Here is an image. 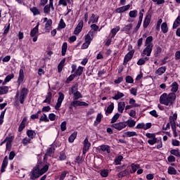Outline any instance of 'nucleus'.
<instances>
[{
	"label": "nucleus",
	"mask_w": 180,
	"mask_h": 180,
	"mask_svg": "<svg viewBox=\"0 0 180 180\" xmlns=\"http://www.w3.org/2000/svg\"><path fill=\"white\" fill-rule=\"evenodd\" d=\"M170 86L172 88V93H169V94L164 93L160 97V103L165 105V106L174 105V102H175V99H176V94L178 92V89H179V84H178L176 82H174Z\"/></svg>",
	"instance_id": "nucleus-1"
},
{
	"label": "nucleus",
	"mask_w": 180,
	"mask_h": 180,
	"mask_svg": "<svg viewBox=\"0 0 180 180\" xmlns=\"http://www.w3.org/2000/svg\"><path fill=\"white\" fill-rule=\"evenodd\" d=\"M82 98V95L81 92H79L78 90L73 94V99L74 101L71 102L70 106L69 107V109H72V108H77L78 106H89V104L87 103L85 101H79L78 99Z\"/></svg>",
	"instance_id": "nucleus-2"
},
{
	"label": "nucleus",
	"mask_w": 180,
	"mask_h": 180,
	"mask_svg": "<svg viewBox=\"0 0 180 180\" xmlns=\"http://www.w3.org/2000/svg\"><path fill=\"white\" fill-rule=\"evenodd\" d=\"M41 173L40 172V166L39 165H37L35 167H34L30 174V179L31 180H36L39 179L41 176Z\"/></svg>",
	"instance_id": "nucleus-3"
},
{
	"label": "nucleus",
	"mask_w": 180,
	"mask_h": 180,
	"mask_svg": "<svg viewBox=\"0 0 180 180\" xmlns=\"http://www.w3.org/2000/svg\"><path fill=\"white\" fill-rule=\"evenodd\" d=\"M27 95H29V89L26 87H23L21 89L20 91H19L18 101L21 105L25 103V100L27 98Z\"/></svg>",
	"instance_id": "nucleus-4"
},
{
	"label": "nucleus",
	"mask_w": 180,
	"mask_h": 180,
	"mask_svg": "<svg viewBox=\"0 0 180 180\" xmlns=\"http://www.w3.org/2000/svg\"><path fill=\"white\" fill-rule=\"evenodd\" d=\"M71 68V74L75 75V77H81V75H82V72H84V67L82 66H79L77 69V65L72 64Z\"/></svg>",
	"instance_id": "nucleus-5"
},
{
	"label": "nucleus",
	"mask_w": 180,
	"mask_h": 180,
	"mask_svg": "<svg viewBox=\"0 0 180 180\" xmlns=\"http://www.w3.org/2000/svg\"><path fill=\"white\" fill-rule=\"evenodd\" d=\"M146 137L150 139L148 140V143L150 146H154L156 143H160V140L157 139V137H155V134L146 133Z\"/></svg>",
	"instance_id": "nucleus-6"
},
{
	"label": "nucleus",
	"mask_w": 180,
	"mask_h": 180,
	"mask_svg": "<svg viewBox=\"0 0 180 180\" xmlns=\"http://www.w3.org/2000/svg\"><path fill=\"white\" fill-rule=\"evenodd\" d=\"M152 16H153V13L150 11H148L146 13V15L143 22V29H147V27H148V25H150V23L151 22Z\"/></svg>",
	"instance_id": "nucleus-7"
},
{
	"label": "nucleus",
	"mask_w": 180,
	"mask_h": 180,
	"mask_svg": "<svg viewBox=\"0 0 180 180\" xmlns=\"http://www.w3.org/2000/svg\"><path fill=\"white\" fill-rule=\"evenodd\" d=\"M153 47H154V44L146 45V47L143 49L141 53L142 57H144V56L150 57V56H151V53L153 52Z\"/></svg>",
	"instance_id": "nucleus-8"
},
{
	"label": "nucleus",
	"mask_w": 180,
	"mask_h": 180,
	"mask_svg": "<svg viewBox=\"0 0 180 180\" xmlns=\"http://www.w3.org/2000/svg\"><path fill=\"white\" fill-rule=\"evenodd\" d=\"M96 150H98L100 154H103L105 152H107V154H110V146L109 145H101L96 148Z\"/></svg>",
	"instance_id": "nucleus-9"
},
{
	"label": "nucleus",
	"mask_w": 180,
	"mask_h": 180,
	"mask_svg": "<svg viewBox=\"0 0 180 180\" xmlns=\"http://www.w3.org/2000/svg\"><path fill=\"white\" fill-rule=\"evenodd\" d=\"M111 127H112L113 129H115V130H118V131H120L123 130V129H126V122H120L114 123L111 124Z\"/></svg>",
	"instance_id": "nucleus-10"
},
{
	"label": "nucleus",
	"mask_w": 180,
	"mask_h": 180,
	"mask_svg": "<svg viewBox=\"0 0 180 180\" xmlns=\"http://www.w3.org/2000/svg\"><path fill=\"white\" fill-rule=\"evenodd\" d=\"M91 148V143L88 139V137H86L84 141H83V154H86L87 151H89V148Z\"/></svg>",
	"instance_id": "nucleus-11"
},
{
	"label": "nucleus",
	"mask_w": 180,
	"mask_h": 180,
	"mask_svg": "<svg viewBox=\"0 0 180 180\" xmlns=\"http://www.w3.org/2000/svg\"><path fill=\"white\" fill-rule=\"evenodd\" d=\"M129 169H130V165L127 166V168L124 169V170L120 172L117 174V176L122 179V178H124V176H127L130 175V172H129Z\"/></svg>",
	"instance_id": "nucleus-12"
},
{
	"label": "nucleus",
	"mask_w": 180,
	"mask_h": 180,
	"mask_svg": "<svg viewBox=\"0 0 180 180\" xmlns=\"http://www.w3.org/2000/svg\"><path fill=\"white\" fill-rule=\"evenodd\" d=\"M82 27H84V21L81 20L74 30V34L78 36L82 32Z\"/></svg>",
	"instance_id": "nucleus-13"
},
{
	"label": "nucleus",
	"mask_w": 180,
	"mask_h": 180,
	"mask_svg": "<svg viewBox=\"0 0 180 180\" xmlns=\"http://www.w3.org/2000/svg\"><path fill=\"white\" fill-rule=\"evenodd\" d=\"M94 40V31L91 30L87 34L84 36V41L87 43H90Z\"/></svg>",
	"instance_id": "nucleus-14"
},
{
	"label": "nucleus",
	"mask_w": 180,
	"mask_h": 180,
	"mask_svg": "<svg viewBox=\"0 0 180 180\" xmlns=\"http://www.w3.org/2000/svg\"><path fill=\"white\" fill-rule=\"evenodd\" d=\"M24 79H25V72H23V69H20L18 78L17 80L18 85H20V84H23Z\"/></svg>",
	"instance_id": "nucleus-15"
},
{
	"label": "nucleus",
	"mask_w": 180,
	"mask_h": 180,
	"mask_svg": "<svg viewBox=\"0 0 180 180\" xmlns=\"http://www.w3.org/2000/svg\"><path fill=\"white\" fill-rule=\"evenodd\" d=\"M130 9V4H127L126 6H123L122 7L117 8L115 10L116 13H123V12H126V11H129Z\"/></svg>",
	"instance_id": "nucleus-16"
},
{
	"label": "nucleus",
	"mask_w": 180,
	"mask_h": 180,
	"mask_svg": "<svg viewBox=\"0 0 180 180\" xmlns=\"http://www.w3.org/2000/svg\"><path fill=\"white\" fill-rule=\"evenodd\" d=\"M129 167H130V169H129V174H134V173H136L137 169H139L140 168V165L132 163V164H131V165Z\"/></svg>",
	"instance_id": "nucleus-17"
},
{
	"label": "nucleus",
	"mask_w": 180,
	"mask_h": 180,
	"mask_svg": "<svg viewBox=\"0 0 180 180\" xmlns=\"http://www.w3.org/2000/svg\"><path fill=\"white\" fill-rule=\"evenodd\" d=\"M8 156H5L4 158V160L2 162V164H1V173H4V172H5V171H6V167H8Z\"/></svg>",
	"instance_id": "nucleus-18"
},
{
	"label": "nucleus",
	"mask_w": 180,
	"mask_h": 180,
	"mask_svg": "<svg viewBox=\"0 0 180 180\" xmlns=\"http://www.w3.org/2000/svg\"><path fill=\"white\" fill-rule=\"evenodd\" d=\"M39 26H40V22H37V25L30 31V37H34L37 33H39Z\"/></svg>",
	"instance_id": "nucleus-19"
},
{
	"label": "nucleus",
	"mask_w": 180,
	"mask_h": 180,
	"mask_svg": "<svg viewBox=\"0 0 180 180\" xmlns=\"http://www.w3.org/2000/svg\"><path fill=\"white\" fill-rule=\"evenodd\" d=\"M114 109H115V103H110V105H108L107 109L105 110L106 116H108V115L112 114Z\"/></svg>",
	"instance_id": "nucleus-20"
},
{
	"label": "nucleus",
	"mask_w": 180,
	"mask_h": 180,
	"mask_svg": "<svg viewBox=\"0 0 180 180\" xmlns=\"http://www.w3.org/2000/svg\"><path fill=\"white\" fill-rule=\"evenodd\" d=\"M53 29V20L49 19V20L45 24V30L50 32Z\"/></svg>",
	"instance_id": "nucleus-21"
},
{
	"label": "nucleus",
	"mask_w": 180,
	"mask_h": 180,
	"mask_svg": "<svg viewBox=\"0 0 180 180\" xmlns=\"http://www.w3.org/2000/svg\"><path fill=\"white\" fill-rule=\"evenodd\" d=\"M131 29H133V24L129 23V24L125 25V26L121 30V32H125V33H127V34H128L129 32H130Z\"/></svg>",
	"instance_id": "nucleus-22"
},
{
	"label": "nucleus",
	"mask_w": 180,
	"mask_h": 180,
	"mask_svg": "<svg viewBox=\"0 0 180 180\" xmlns=\"http://www.w3.org/2000/svg\"><path fill=\"white\" fill-rule=\"evenodd\" d=\"M125 124H126V127H134V126H136V121L134 120H128L127 121L124 122Z\"/></svg>",
	"instance_id": "nucleus-23"
},
{
	"label": "nucleus",
	"mask_w": 180,
	"mask_h": 180,
	"mask_svg": "<svg viewBox=\"0 0 180 180\" xmlns=\"http://www.w3.org/2000/svg\"><path fill=\"white\" fill-rule=\"evenodd\" d=\"M27 136L29 137V139L33 140V139L36 137V131L32 129H28L27 131Z\"/></svg>",
	"instance_id": "nucleus-24"
},
{
	"label": "nucleus",
	"mask_w": 180,
	"mask_h": 180,
	"mask_svg": "<svg viewBox=\"0 0 180 180\" xmlns=\"http://www.w3.org/2000/svg\"><path fill=\"white\" fill-rule=\"evenodd\" d=\"M139 136V134H137V132L136 131H127L124 132L123 134V137H134V136Z\"/></svg>",
	"instance_id": "nucleus-25"
},
{
	"label": "nucleus",
	"mask_w": 180,
	"mask_h": 180,
	"mask_svg": "<svg viewBox=\"0 0 180 180\" xmlns=\"http://www.w3.org/2000/svg\"><path fill=\"white\" fill-rule=\"evenodd\" d=\"M124 96V94L120 91H117V94L112 97V99H114V101H119V99H122V98H123Z\"/></svg>",
	"instance_id": "nucleus-26"
},
{
	"label": "nucleus",
	"mask_w": 180,
	"mask_h": 180,
	"mask_svg": "<svg viewBox=\"0 0 180 180\" xmlns=\"http://www.w3.org/2000/svg\"><path fill=\"white\" fill-rule=\"evenodd\" d=\"M133 56H134V50H131L129 51L124 56V59L127 60V61H130L131 58H133Z\"/></svg>",
	"instance_id": "nucleus-27"
},
{
	"label": "nucleus",
	"mask_w": 180,
	"mask_h": 180,
	"mask_svg": "<svg viewBox=\"0 0 180 180\" xmlns=\"http://www.w3.org/2000/svg\"><path fill=\"white\" fill-rule=\"evenodd\" d=\"M78 91V83H75L72 86L71 89L69 91V95H74Z\"/></svg>",
	"instance_id": "nucleus-28"
},
{
	"label": "nucleus",
	"mask_w": 180,
	"mask_h": 180,
	"mask_svg": "<svg viewBox=\"0 0 180 180\" xmlns=\"http://www.w3.org/2000/svg\"><path fill=\"white\" fill-rule=\"evenodd\" d=\"M9 92V87L7 86H0V95H5Z\"/></svg>",
	"instance_id": "nucleus-29"
},
{
	"label": "nucleus",
	"mask_w": 180,
	"mask_h": 180,
	"mask_svg": "<svg viewBox=\"0 0 180 180\" xmlns=\"http://www.w3.org/2000/svg\"><path fill=\"white\" fill-rule=\"evenodd\" d=\"M49 167H50V164L46 162V164L41 168H39V172H41V175H44L49 171Z\"/></svg>",
	"instance_id": "nucleus-30"
},
{
	"label": "nucleus",
	"mask_w": 180,
	"mask_h": 180,
	"mask_svg": "<svg viewBox=\"0 0 180 180\" xmlns=\"http://www.w3.org/2000/svg\"><path fill=\"white\" fill-rule=\"evenodd\" d=\"M149 60L150 58L148 57L141 58L137 61L136 64L137 65H144V64H146V62L148 61Z\"/></svg>",
	"instance_id": "nucleus-31"
},
{
	"label": "nucleus",
	"mask_w": 180,
	"mask_h": 180,
	"mask_svg": "<svg viewBox=\"0 0 180 180\" xmlns=\"http://www.w3.org/2000/svg\"><path fill=\"white\" fill-rule=\"evenodd\" d=\"M167 71V66H162L159 68L156 71L155 74H158V75H162Z\"/></svg>",
	"instance_id": "nucleus-32"
},
{
	"label": "nucleus",
	"mask_w": 180,
	"mask_h": 180,
	"mask_svg": "<svg viewBox=\"0 0 180 180\" xmlns=\"http://www.w3.org/2000/svg\"><path fill=\"white\" fill-rule=\"evenodd\" d=\"M126 107V103L120 102L118 103V108L117 110L120 113H123V110H124V108Z\"/></svg>",
	"instance_id": "nucleus-33"
},
{
	"label": "nucleus",
	"mask_w": 180,
	"mask_h": 180,
	"mask_svg": "<svg viewBox=\"0 0 180 180\" xmlns=\"http://www.w3.org/2000/svg\"><path fill=\"white\" fill-rule=\"evenodd\" d=\"M78 135L77 131H74L68 138L69 143H74L75 139H77V136Z\"/></svg>",
	"instance_id": "nucleus-34"
},
{
	"label": "nucleus",
	"mask_w": 180,
	"mask_h": 180,
	"mask_svg": "<svg viewBox=\"0 0 180 180\" xmlns=\"http://www.w3.org/2000/svg\"><path fill=\"white\" fill-rule=\"evenodd\" d=\"M103 117V115H102L101 113H98L96 116V120L94 121V126H96L97 124H99L102 122V118Z\"/></svg>",
	"instance_id": "nucleus-35"
},
{
	"label": "nucleus",
	"mask_w": 180,
	"mask_h": 180,
	"mask_svg": "<svg viewBox=\"0 0 180 180\" xmlns=\"http://www.w3.org/2000/svg\"><path fill=\"white\" fill-rule=\"evenodd\" d=\"M161 30H162V32L164 34L168 33L169 28H168V24H167V22L162 23Z\"/></svg>",
	"instance_id": "nucleus-36"
},
{
	"label": "nucleus",
	"mask_w": 180,
	"mask_h": 180,
	"mask_svg": "<svg viewBox=\"0 0 180 180\" xmlns=\"http://www.w3.org/2000/svg\"><path fill=\"white\" fill-rule=\"evenodd\" d=\"M161 53H162V49H161L160 46H156L154 57H160Z\"/></svg>",
	"instance_id": "nucleus-37"
},
{
	"label": "nucleus",
	"mask_w": 180,
	"mask_h": 180,
	"mask_svg": "<svg viewBox=\"0 0 180 180\" xmlns=\"http://www.w3.org/2000/svg\"><path fill=\"white\" fill-rule=\"evenodd\" d=\"M167 173L169 174V175H176L177 174L175 167H172L171 166L168 167Z\"/></svg>",
	"instance_id": "nucleus-38"
},
{
	"label": "nucleus",
	"mask_w": 180,
	"mask_h": 180,
	"mask_svg": "<svg viewBox=\"0 0 180 180\" xmlns=\"http://www.w3.org/2000/svg\"><path fill=\"white\" fill-rule=\"evenodd\" d=\"M170 154H172V155H174V157H177L179 158L180 157V152H179V149L176 148V149H172L170 150Z\"/></svg>",
	"instance_id": "nucleus-39"
},
{
	"label": "nucleus",
	"mask_w": 180,
	"mask_h": 180,
	"mask_svg": "<svg viewBox=\"0 0 180 180\" xmlns=\"http://www.w3.org/2000/svg\"><path fill=\"white\" fill-rule=\"evenodd\" d=\"M119 30H120V26H117L115 28H113L111 30V33H112L111 39H113L115 36L117 34V32H119Z\"/></svg>",
	"instance_id": "nucleus-40"
},
{
	"label": "nucleus",
	"mask_w": 180,
	"mask_h": 180,
	"mask_svg": "<svg viewBox=\"0 0 180 180\" xmlns=\"http://www.w3.org/2000/svg\"><path fill=\"white\" fill-rule=\"evenodd\" d=\"M67 49H68V44L67 42H64L62 45V56H65V53H67Z\"/></svg>",
	"instance_id": "nucleus-41"
},
{
	"label": "nucleus",
	"mask_w": 180,
	"mask_h": 180,
	"mask_svg": "<svg viewBox=\"0 0 180 180\" xmlns=\"http://www.w3.org/2000/svg\"><path fill=\"white\" fill-rule=\"evenodd\" d=\"M120 117V114L118 112L115 113V115L111 119V124H115L117 122V120Z\"/></svg>",
	"instance_id": "nucleus-42"
},
{
	"label": "nucleus",
	"mask_w": 180,
	"mask_h": 180,
	"mask_svg": "<svg viewBox=\"0 0 180 180\" xmlns=\"http://www.w3.org/2000/svg\"><path fill=\"white\" fill-rule=\"evenodd\" d=\"M180 25V15H178V17L176 18L173 23L172 29H176L178 26Z\"/></svg>",
	"instance_id": "nucleus-43"
},
{
	"label": "nucleus",
	"mask_w": 180,
	"mask_h": 180,
	"mask_svg": "<svg viewBox=\"0 0 180 180\" xmlns=\"http://www.w3.org/2000/svg\"><path fill=\"white\" fill-rule=\"evenodd\" d=\"M137 15H139V11L137 10L131 11L129 13V16L134 19L137 18Z\"/></svg>",
	"instance_id": "nucleus-44"
},
{
	"label": "nucleus",
	"mask_w": 180,
	"mask_h": 180,
	"mask_svg": "<svg viewBox=\"0 0 180 180\" xmlns=\"http://www.w3.org/2000/svg\"><path fill=\"white\" fill-rule=\"evenodd\" d=\"M30 11L32 12L34 16H37V15H40V11L38 10L37 7L30 8Z\"/></svg>",
	"instance_id": "nucleus-45"
},
{
	"label": "nucleus",
	"mask_w": 180,
	"mask_h": 180,
	"mask_svg": "<svg viewBox=\"0 0 180 180\" xmlns=\"http://www.w3.org/2000/svg\"><path fill=\"white\" fill-rule=\"evenodd\" d=\"M100 175L102 176V178H107V176L109 175V170L108 169L101 170Z\"/></svg>",
	"instance_id": "nucleus-46"
},
{
	"label": "nucleus",
	"mask_w": 180,
	"mask_h": 180,
	"mask_svg": "<svg viewBox=\"0 0 180 180\" xmlns=\"http://www.w3.org/2000/svg\"><path fill=\"white\" fill-rule=\"evenodd\" d=\"M122 160H123V157L122 155L116 157L115 159V165H120V164H122Z\"/></svg>",
	"instance_id": "nucleus-47"
},
{
	"label": "nucleus",
	"mask_w": 180,
	"mask_h": 180,
	"mask_svg": "<svg viewBox=\"0 0 180 180\" xmlns=\"http://www.w3.org/2000/svg\"><path fill=\"white\" fill-rule=\"evenodd\" d=\"M65 160H67V155L65 154V151H61L60 153L59 160L65 161Z\"/></svg>",
	"instance_id": "nucleus-48"
},
{
	"label": "nucleus",
	"mask_w": 180,
	"mask_h": 180,
	"mask_svg": "<svg viewBox=\"0 0 180 180\" xmlns=\"http://www.w3.org/2000/svg\"><path fill=\"white\" fill-rule=\"evenodd\" d=\"M90 27L91 28V30H94L93 32H101V30H102V27L99 29V26H98L96 24H93L90 26Z\"/></svg>",
	"instance_id": "nucleus-49"
},
{
	"label": "nucleus",
	"mask_w": 180,
	"mask_h": 180,
	"mask_svg": "<svg viewBox=\"0 0 180 180\" xmlns=\"http://www.w3.org/2000/svg\"><path fill=\"white\" fill-rule=\"evenodd\" d=\"M153 36H149L146 38V41H145V46H148L150 44H153Z\"/></svg>",
	"instance_id": "nucleus-50"
},
{
	"label": "nucleus",
	"mask_w": 180,
	"mask_h": 180,
	"mask_svg": "<svg viewBox=\"0 0 180 180\" xmlns=\"http://www.w3.org/2000/svg\"><path fill=\"white\" fill-rule=\"evenodd\" d=\"M4 27L6 28L4 31V36H6V34L9 33V30H11V23L8 22Z\"/></svg>",
	"instance_id": "nucleus-51"
},
{
	"label": "nucleus",
	"mask_w": 180,
	"mask_h": 180,
	"mask_svg": "<svg viewBox=\"0 0 180 180\" xmlns=\"http://www.w3.org/2000/svg\"><path fill=\"white\" fill-rule=\"evenodd\" d=\"M15 102H14V105L15 106H20V104H19V91H18L16 92V94L15 96Z\"/></svg>",
	"instance_id": "nucleus-52"
},
{
	"label": "nucleus",
	"mask_w": 180,
	"mask_h": 180,
	"mask_svg": "<svg viewBox=\"0 0 180 180\" xmlns=\"http://www.w3.org/2000/svg\"><path fill=\"white\" fill-rule=\"evenodd\" d=\"M125 82H127V84H134V79L131 76L128 75L125 77Z\"/></svg>",
	"instance_id": "nucleus-53"
},
{
	"label": "nucleus",
	"mask_w": 180,
	"mask_h": 180,
	"mask_svg": "<svg viewBox=\"0 0 180 180\" xmlns=\"http://www.w3.org/2000/svg\"><path fill=\"white\" fill-rule=\"evenodd\" d=\"M67 25H65V22H64V20L61 18L60 20L59 24H58V27L59 29H65V27Z\"/></svg>",
	"instance_id": "nucleus-54"
},
{
	"label": "nucleus",
	"mask_w": 180,
	"mask_h": 180,
	"mask_svg": "<svg viewBox=\"0 0 180 180\" xmlns=\"http://www.w3.org/2000/svg\"><path fill=\"white\" fill-rule=\"evenodd\" d=\"M77 77L74 75L72 74L70 75L66 79L65 84H70L71 81H74V78H76Z\"/></svg>",
	"instance_id": "nucleus-55"
},
{
	"label": "nucleus",
	"mask_w": 180,
	"mask_h": 180,
	"mask_svg": "<svg viewBox=\"0 0 180 180\" xmlns=\"http://www.w3.org/2000/svg\"><path fill=\"white\" fill-rule=\"evenodd\" d=\"M31 141L32 139L30 138L26 137L22 139V143L24 146H27V144H30Z\"/></svg>",
	"instance_id": "nucleus-56"
},
{
	"label": "nucleus",
	"mask_w": 180,
	"mask_h": 180,
	"mask_svg": "<svg viewBox=\"0 0 180 180\" xmlns=\"http://www.w3.org/2000/svg\"><path fill=\"white\" fill-rule=\"evenodd\" d=\"M129 105L133 106L134 108H139V105L136 103V100L134 98H130Z\"/></svg>",
	"instance_id": "nucleus-57"
},
{
	"label": "nucleus",
	"mask_w": 180,
	"mask_h": 180,
	"mask_svg": "<svg viewBox=\"0 0 180 180\" xmlns=\"http://www.w3.org/2000/svg\"><path fill=\"white\" fill-rule=\"evenodd\" d=\"M60 130H61V131H65L67 130V122L66 121H63L60 124Z\"/></svg>",
	"instance_id": "nucleus-58"
},
{
	"label": "nucleus",
	"mask_w": 180,
	"mask_h": 180,
	"mask_svg": "<svg viewBox=\"0 0 180 180\" xmlns=\"http://www.w3.org/2000/svg\"><path fill=\"white\" fill-rule=\"evenodd\" d=\"M161 23H162V20L161 18H160L158 20V21L157 22V25H156V27H155V30H157V32H160V27H161Z\"/></svg>",
	"instance_id": "nucleus-59"
},
{
	"label": "nucleus",
	"mask_w": 180,
	"mask_h": 180,
	"mask_svg": "<svg viewBox=\"0 0 180 180\" xmlns=\"http://www.w3.org/2000/svg\"><path fill=\"white\" fill-rule=\"evenodd\" d=\"M15 77V75L13 73H12L11 75H8L5 79V82H9V81H11V79H13V78Z\"/></svg>",
	"instance_id": "nucleus-60"
},
{
	"label": "nucleus",
	"mask_w": 180,
	"mask_h": 180,
	"mask_svg": "<svg viewBox=\"0 0 180 180\" xmlns=\"http://www.w3.org/2000/svg\"><path fill=\"white\" fill-rule=\"evenodd\" d=\"M67 174H68V171H63L62 172L60 177H59V180H64L65 179V177L67 176Z\"/></svg>",
	"instance_id": "nucleus-61"
},
{
	"label": "nucleus",
	"mask_w": 180,
	"mask_h": 180,
	"mask_svg": "<svg viewBox=\"0 0 180 180\" xmlns=\"http://www.w3.org/2000/svg\"><path fill=\"white\" fill-rule=\"evenodd\" d=\"M176 119H178V114L176 112H175L173 116H170L169 117V122H175L176 120Z\"/></svg>",
	"instance_id": "nucleus-62"
},
{
	"label": "nucleus",
	"mask_w": 180,
	"mask_h": 180,
	"mask_svg": "<svg viewBox=\"0 0 180 180\" xmlns=\"http://www.w3.org/2000/svg\"><path fill=\"white\" fill-rule=\"evenodd\" d=\"M179 141L176 140V139H172V145L174 147H179Z\"/></svg>",
	"instance_id": "nucleus-63"
},
{
	"label": "nucleus",
	"mask_w": 180,
	"mask_h": 180,
	"mask_svg": "<svg viewBox=\"0 0 180 180\" xmlns=\"http://www.w3.org/2000/svg\"><path fill=\"white\" fill-rule=\"evenodd\" d=\"M64 98H65L64 94H63V92H59L58 101L60 102H63V101H64Z\"/></svg>",
	"instance_id": "nucleus-64"
}]
</instances>
